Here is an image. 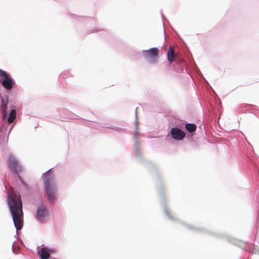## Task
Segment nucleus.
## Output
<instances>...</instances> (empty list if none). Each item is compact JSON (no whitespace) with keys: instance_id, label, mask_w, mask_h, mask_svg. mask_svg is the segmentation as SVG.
<instances>
[{"instance_id":"2","label":"nucleus","mask_w":259,"mask_h":259,"mask_svg":"<svg viewBox=\"0 0 259 259\" xmlns=\"http://www.w3.org/2000/svg\"><path fill=\"white\" fill-rule=\"evenodd\" d=\"M52 170V168L44 173L42 178L48 200L50 202H54L56 198L57 188L54 175Z\"/></svg>"},{"instance_id":"23","label":"nucleus","mask_w":259,"mask_h":259,"mask_svg":"<svg viewBox=\"0 0 259 259\" xmlns=\"http://www.w3.org/2000/svg\"><path fill=\"white\" fill-rule=\"evenodd\" d=\"M161 17H162V19H163V18H164V15H163V13H162V11H161Z\"/></svg>"},{"instance_id":"6","label":"nucleus","mask_w":259,"mask_h":259,"mask_svg":"<svg viewBox=\"0 0 259 259\" xmlns=\"http://www.w3.org/2000/svg\"><path fill=\"white\" fill-rule=\"evenodd\" d=\"M166 55L169 64H172L177 71L179 72H183L184 70L187 71L185 68L186 62L182 59H177L176 55L174 54V48L172 46L168 47Z\"/></svg>"},{"instance_id":"1","label":"nucleus","mask_w":259,"mask_h":259,"mask_svg":"<svg viewBox=\"0 0 259 259\" xmlns=\"http://www.w3.org/2000/svg\"><path fill=\"white\" fill-rule=\"evenodd\" d=\"M15 195L16 198L13 196L11 197L8 194L7 199L9 210L16 229V235H18V231L21 230L23 227V212L21 196L19 194Z\"/></svg>"},{"instance_id":"11","label":"nucleus","mask_w":259,"mask_h":259,"mask_svg":"<svg viewBox=\"0 0 259 259\" xmlns=\"http://www.w3.org/2000/svg\"><path fill=\"white\" fill-rule=\"evenodd\" d=\"M59 113L64 114L65 115L63 116H61L60 119L62 121H67L68 119H79V116L67 109H61L59 111Z\"/></svg>"},{"instance_id":"17","label":"nucleus","mask_w":259,"mask_h":259,"mask_svg":"<svg viewBox=\"0 0 259 259\" xmlns=\"http://www.w3.org/2000/svg\"><path fill=\"white\" fill-rule=\"evenodd\" d=\"M98 31L99 32V35H102V36H103L105 37V36H107L108 35V32H106L105 30H99Z\"/></svg>"},{"instance_id":"9","label":"nucleus","mask_w":259,"mask_h":259,"mask_svg":"<svg viewBox=\"0 0 259 259\" xmlns=\"http://www.w3.org/2000/svg\"><path fill=\"white\" fill-rule=\"evenodd\" d=\"M137 109L136 108L135 110V115H136V119H135V132L133 134V137L135 140V155L137 158L139 159H142V153L140 151V143L138 139V135L140 134V132L138 131V115L137 113Z\"/></svg>"},{"instance_id":"19","label":"nucleus","mask_w":259,"mask_h":259,"mask_svg":"<svg viewBox=\"0 0 259 259\" xmlns=\"http://www.w3.org/2000/svg\"><path fill=\"white\" fill-rule=\"evenodd\" d=\"M3 131H4V125H3L2 127L1 128L0 131H1V132H3Z\"/></svg>"},{"instance_id":"13","label":"nucleus","mask_w":259,"mask_h":259,"mask_svg":"<svg viewBox=\"0 0 259 259\" xmlns=\"http://www.w3.org/2000/svg\"><path fill=\"white\" fill-rule=\"evenodd\" d=\"M197 126L195 123H186L185 125V129L189 133L193 135L196 130Z\"/></svg>"},{"instance_id":"20","label":"nucleus","mask_w":259,"mask_h":259,"mask_svg":"<svg viewBox=\"0 0 259 259\" xmlns=\"http://www.w3.org/2000/svg\"><path fill=\"white\" fill-rule=\"evenodd\" d=\"M13 127V125H12V126H11L10 127V129H9V134H10V132H11V130H12Z\"/></svg>"},{"instance_id":"4","label":"nucleus","mask_w":259,"mask_h":259,"mask_svg":"<svg viewBox=\"0 0 259 259\" xmlns=\"http://www.w3.org/2000/svg\"><path fill=\"white\" fill-rule=\"evenodd\" d=\"M0 83L3 87L5 93L15 95L18 92L16 88V82L14 78L6 71L0 69Z\"/></svg>"},{"instance_id":"18","label":"nucleus","mask_w":259,"mask_h":259,"mask_svg":"<svg viewBox=\"0 0 259 259\" xmlns=\"http://www.w3.org/2000/svg\"><path fill=\"white\" fill-rule=\"evenodd\" d=\"M107 128H112L113 130H116V131H119L120 130H125V129H124V128H120L119 127H116V126L107 127Z\"/></svg>"},{"instance_id":"21","label":"nucleus","mask_w":259,"mask_h":259,"mask_svg":"<svg viewBox=\"0 0 259 259\" xmlns=\"http://www.w3.org/2000/svg\"><path fill=\"white\" fill-rule=\"evenodd\" d=\"M15 242V241H14L13 242V245H12V250L14 252H15V251H14V244Z\"/></svg>"},{"instance_id":"22","label":"nucleus","mask_w":259,"mask_h":259,"mask_svg":"<svg viewBox=\"0 0 259 259\" xmlns=\"http://www.w3.org/2000/svg\"><path fill=\"white\" fill-rule=\"evenodd\" d=\"M163 30H164V34L165 33V26H164V24L163 23Z\"/></svg>"},{"instance_id":"8","label":"nucleus","mask_w":259,"mask_h":259,"mask_svg":"<svg viewBox=\"0 0 259 259\" xmlns=\"http://www.w3.org/2000/svg\"><path fill=\"white\" fill-rule=\"evenodd\" d=\"M159 49L156 47L151 48L148 50H142V54L144 58L151 64H154L157 61Z\"/></svg>"},{"instance_id":"12","label":"nucleus","mask_w":259,"mask_h":259,"mask_svg":"<svg viewBox=\"0 0 259 259\" xmlns=\"http://www.w3.org/2000/svg\"><path fill=\"white\" fill-rule=\"evenodd\" d=\"M39 252L42 253L47 255L48 256L51 257V254L55 252V249L51 247H49L48 246H45L42 247L40 250H38Z\"/></svg>"},{"instance_id":"24","label":"nucleus","mask_w":259,"mask_h":259,"mask_svg":"<svg viewBox=\"0 0 259 259\" xmlns=\"http://www.w3.org/2000/svg\"><path fill=\"white\" fill-rule=\"evenodd\" d=\"M52 259H56V258H52Z\"/></svg>"},{"instance_id":"10","label":"nucleus","mask_w":259,"mask_h":259,"mask_svg":"<svg viewBox=\"0 0 259 259\" xmlns=\"http://www.w3.org/2000/svg\"><path fill=\"white\" fill-rule=\"evenodd\" d=\"M168 135H170L173 140L182 141L186 136V133L179 127L175 126L170 128Z\"/></svg>"},{"instance_id":"14","label":"nucleus","mask_w":259,"mask_h":259,"mask_svg":"<svg viewBox=\"0 0 259 259\" xmlns=\"http://www.w3.org/2000/svg\"><path fill=\"white\" fill-rule=\"evenodd\" d=\"M164 208L165 213L166 215L167 216V217L168 218V219L171 221L174 220L173 217L169 214L168 209L166 208V207L165 206H164Z\"/></svg>"},{"instance_id":"5","label":"nucleus","mask_w":259,"mask_h":259,"mask_svg":"<svg viewBox=\"0 0 259 259\" xmlns=\"http://www.w3.org/2000/svg\"><path fill=\"white\" fill-rule=\"evenodd\" d=\"M7 166L13 175L17 176L21 184L27 190L28 189V184L24 182V180L20 175V173L23 170V166L15 158L14 155L11 154L9 156L7 161Z\"/></svg>"},{"instance_id":"15","label":"nucleus","mask_w":259,"mask_h":259,"mask_svg":"<svg viewBox=\"0 0 259 259\" xmlns=\"http://www.w3.org/2000/svg\"><path fill=\"white\" fill-rule=\"evenodd\" d=\"M38 254L39 255V257L40 259H52V257H50L48 256L47 255L42 253L41 252L38 251L37 252Z\"/></svg>"},{"instance_id":"7","label":"nucleus","mask_w":259,"mask_h":259,"mask_svg":"<svg viewBox=\"0 0 259 259\" xmlns=\"http://www.w3.org/2000/svg\"><path fill=\"white\" fill-rule=\"evenodd\" d=\"M35 220L39 222L43 223L49 217V210L47 205L43 202L39 203L34 214Z\"/></svg>"},{"instance_id":"16","label":"nucleus","mask_w":259,"mask_h":259,"mask_svg":"<svg viewBox=\"0 0 259 259\" xmlns=\"http://www.w3.org/2000/svg\"><path fill=\"white\" fill-rule=\"evenodd\" d=\"M188 228L189 229H190V230H195L196 231H198V232H199V231H202V229H200V228H197L196 227H194V226H188Z\"/></svg>"},{"instance_id":"3","label":"nucleus","mask_w":259,"mask_h":259,"mask_svg":"<svg viewBox=\"0 0 259 259\" xmlns=\"http://www.w3.org/2000/svg\"><path fill=\"white\" fill-rule=\"evenodd\" d=\"M12 94H7L5 93L3 95L0 94L1 111L2 113V120L8 124L13 123L16 118V110L14 108L11 109L8 113V105L9 102L10 97L14 96Z\"/></svg>"}]
</instances>
